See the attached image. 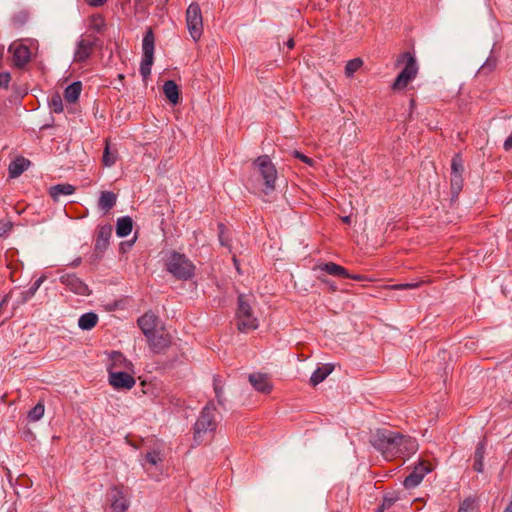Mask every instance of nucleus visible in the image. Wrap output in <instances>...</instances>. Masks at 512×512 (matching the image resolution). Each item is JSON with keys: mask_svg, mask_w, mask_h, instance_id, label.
<instances>
[{"mask_svg": "<svg viewBox=\"0 0 512 512\" xmlns=\"http://www.w3.org/2000/svg\"><path fill=\"white\" fill-rule=\"evenodd\" d=\"M370 442L389 461L409 457L418 450L415 438L388 429L376 430Z\"/></svg>", "mask_w": 512, "mask_h": 512, "instance_id": "obj_1", "label": "nucleus"}, {"mask_svg": "<svg viewBox=\"0 0 512 512\" xmlns=\"http://www.w3.org/2000/svg\"><path fill=\"white\" fill-rule=\"evenodd\" d=\"M149 442L150 445L143 453L142 466L150 477L159 479L166 462V446L158 439H151Z\"/></svg>", "mask_w": 512, "mask_h": 512, "instance_id": "obj_2", "label": "nucleus"}, {"mask_svg": "<svg viewBox=\"0 0 512 512\" xmlns=\"http://www.w3.org/2000/svg\"><path fill=\"white\" fill-rule=\"evenodd\" d=\"M217 410L213 404H207L201 411L195 425L193 439L197 445L212 439L217 428Z\"/></svg>", "mask_w": 512, "mask_h": 512, "instance_id": "obj_3", "label": "nucleus"}, {"mask_svg": "<svg viewBox=\"0 0 512 512\" xmlns=\"http://www.w3.org/2000/svg\"><path fill=\"white\" fill-rule=\"evenodd\" d=\"M395 64L397 67L403 66V69L392 84L394 91H400L405 89L417 77L419 67L415 55L408 51L399 54Z\"/></svg>", "mask_w": 512, "mask_h": 512, "instance_id": "obj_4", "label": "nucleus"}, {"mask_svg": "<svg viewBox=\"0 0 512 512\" xmlns=\"http://www.w3.org/2000/svg\"><path fill=\"white\" fill-rule=\"evenodd\" d=\"M253 296L240 294L235 315L236 326L240 332L247 333L259 326L257 317L252 309Z\"/></svg>", "mask_w": 512, "mask_h": 512, "instance_id": "obj_5", "label": "nucleus"}, {"mask_svg": "<svg viewBox=\"0 0 512 512\" xmlns=\"http://www.w3.org/2000/svg\"><path fill=\"white\" fill-rule=\"evenodd\" d=\"M38 41L32 38H25L13 41L8 49L12 55L13 64L22 68L26 66L38 53Z\"/></svg>", "mask_w": 512, "mask_h": 512, "instance_id": "obj_6", "label": "nucleus"}, {"mask_svg": "<svg viewBox=\"0 0 512 512\" xmlns=\"http://www.w3.org/2000/svg\"><path fill=\"white\" fill-rule=\"evenodd\" d=\"M252 168L263 181V192L268 194L275 190L278 172L268 155H261L252 162Z\"/></svg>", "mask_w": 512, "mask_h": 512, "instance_id": "obj_7", "label": "nucleus"}, {"mask_svg": "<svg viewBox=\"0 0 512 512\" xmlns=\"http://www.w3.org/2000/svg\"><path fill=\"white\" fill-rule=\"evenodd\" d=\"M165 268L179 280H188L194 276L195 272L194 264L184 254L175 251L166 256Z\"/></svg>", "mask_w": 512, "mask_h": 512, "instance_id": "obj_8", "label": "nucleus"}, {"mask_svg": "<svg viewBox=\"0 0 512 512\" xmlns=\"http://www.w3.org/2000/svg\"><path fill=\"white\" fill-rule=\"evenodd\" d=\"M186 26L194 41L203 34V17L199 4L191 3L186 10Z\"/></svg>", "mask_w": 512, "mask_h": 512, "instance_id": "obj_9", "label": "nucleus"}, {"mask_svg": "<svg viewBox=\"0 0 512 512\" xmlns=\"http://www.w3.org/2000/svg\"><path fill=\"white\" fill-rule=\"evenodd\" d=\"M143 59L141 62L140 72L144 78H146L151 72V66L154 59V35L151 29H149L142 43Z\"/></svg>", "mask_w": 512, "mask_h": 512, "instance_id": "obj_10", "label": "nucleus"}, {"mask_svg": "<svg viewBox=\"0 0 512 512\" xmlns=\"http://www.w3.org/2000/svg\"><path fill=\"white\" fill-rule=\"evenodd\" d=\"M60 283L70 292L79 296H89L91 290L88 285L75 274H64L60 277Z\"/></svg>", "mask_w": 512, "mask_h": 512, "instance_id": "obj_11", "label": "nucleus"}, {"mask_svg": "<svg viewBox=\"0 0 512 512\" xmlns=\"http://www.w3.org/2000/svg\"><path fill=\"white\" fill-rule=\"evenodd\" d=\"M146 339L150 348L155 353L164 352L172 343V337L164 326H162L157 332L152 333V335Z\"/></svg>", "mask_w": 512, "mask_h": 512, "instance_id": "obj_12", "label": "nucleus"}, {"mask_svg": "<svg viewBox=\"0 0 512 512\" xmlns=\"http://www.w3.org/2000/svg\"><path fill=\"white\" fill-rule=\"evenodd\" d=\"M434 469L430 461H421L404 480L406 488L416 487L423 480L424 476Z\"/></svg>", "mask_w": 512, "mask_h": 512, "instance_id": "obj_13", "label": "nucleus"}, {"mask_svg": "<svg viewBox=\"0 0 512 512\" xmlns=\"http://www.w3.org/2000/svg\"><path fill=\"white\" fill-rule=\"evenodd\" d=\"M110 501L109 511L110 512H126L127 499L126 490L124 487H114L108 494Z\"/></svg>", "mask_w": 512, "mask_h": 512, "instance_id": "obj_14", "label": "nucleus"}, {"mask_svg": "<svg viewBox=\"0 0 512 512\" xmlns=\"http://www.w3.org/2000/svg\"><path fill=\"white\" fill-rule=\"evenodd\" d=\"M138 326L145 337L148 338L152 333L157 332L163 325L154 313L147 312L138 319Z\"/></svg>", "mask_w": 512, "mask_h": 512, "instance_id": "obj_15", "label": "nucleus"}, {"mask_svg": "<svg viewBox=\"0 0 512 512\" xmlns=\"http://www.w3.org/2000/svg\"><path fill=\"white\" fill-rule=\"evenodd\" d=\"M249 382L253 388L260 393L269 394L273 385L266 374L254 373L249 376Z\"/></svg>", "mask_w": 512, "mask_h": 512, "instance_id": "obj_16", "label": "nucleus"}, {"mask_svg": "<svg viewBox=\"0 0 512 512\" xmlns=\"http://www.w3.org/2000/svg\"><path fill=\"white\" fill-rule=\"evenodd\" d=\"M314 271H321L325 272L329 275L335 276V277H342L344 276H350V273L346 268H344L341 265H338L334 262H326V263H320L314 266Z\"/></svg>", "mask_w": 512, "mask_h": 512, "instance_id": "obj_17", "label": "nucleus"}, {"mask_svg": "<svg viewBox=\"0 0 512 512\" xmlns=\"http://www.w3.org/2000/svg\"><path fill=\"white\" fill-rule=\"evenodd\" d=\"M112 369H115L117 372L128 371V362L122 353L112 352L110 354L107 366L108 373H111Z\"/></svg>", "mask_w": 512, "mask_h": 512, "instance_id": "obj_18", "label": "nucleus"}, {"mask_svg": "<svg viewBox=\"0 0 512 512\" xmlns=\"http://www.w3.org/2000/svg\"><path fill=\"white\" fill-rule=\"evenodd\" d=\"M30 166V161L25 157L19 156L16 157L8 167V173L10 178L19 177L24 171H26Z\"/></svg>", "mask_w": 512, "mask_h": 512, "instance_id": "obj_19", "label": "nucleus"}, {"mask_svg": "<svg viewBox=\"0 0 512 512\" xmlns=\"http://www.w3.org/2000/svg\"><path fill=\"white\" fill-rule=\"evenodd\" d=\"M109 374V384L116 390L128 388V371L117 372L112 369Z\"/></svg>", "mask_w": 512, "mask_h": 512, "instance_id": "obj_20", "label": "nucleus"}, {"mask_svg": "<svg viewBox=\"0 0 512 512\" xmlns=\"http://www.w3.org/2000/svg\"><path fill=\"white\" fill-rule=\"evenodd\" d=\"M163 93L167 100L176 105L180 101V90L178 85L173 80H168L163 85Z\"/></svg>", "mask_w": 512, "mask_h": 512, "instance_id": "obj_21", "label": "nucleus"}, {"mask_svg": "<svg viewBox=\"0 0 512 512\" xmlns=\"http://www.w3.org/2000/svg\"><path fill=\"white\" fill-rule=\"evenodd\" d=\"M333 370L334 366L331 364H323L322 366L318 367L310 377V384L312 386H316L323 382L326 377L332 373Z\"/></svg>", "mask_w": 512, "mask_h": 512, "instance_id": "obj_22", "label": "nucleus"}, {"mask_svg": "<svg viewBox=\"0 0 512 512\" xmlns=\"http://www.w3.org/2000/svg\"><path fill=\"white\" fill-rule=\"evenodd\" d=\"M117 196L115 193L110 191H104L101 193L98 207L104 212H108L116 203Z\"/></svg>", "mask_w": 512, "mask_h": 512, "instance_id": "obj_23", "label": "nucleus"}, {"mask_svg": "<svg viewBox=\"0 0 512 512\" xmlns=\"http://www.w3.org/2000/svg\"><path fill=\"white\" fill-rule=\"evenodd\" d=\"M92 49H93L92 42L88 39H82L78 44V48L75 53V59L77 61L86 60L89 57V55L91 54Z\"/></svg>", "mask_w": 512, "mask_h": 512, "instance_id": "obj_24", "label": "nucleus"}, {"mask_svg": "<svg viewBox=\"0 0 512 512\" xmlns=\"http://www.w3.org/2000/svg\"><path fill=\"white\" fill-rule=\"evenodd\" d=\"M82 91V84L81 82H74L71 85H69L64 92V99L68 103H75Z\"/></svg>", "mask_w": 512, "mask_h": 512, "instance_id": "obj_25", "label": "nucleus"}, {"mask_svg": "<svg viewBox=\"0 0 512 512\" xmlns=\"http://www.w3.org/2000/svg\"><path fill=\"white\" fill-rule=\"evenodd\" d=\"M75 191L74 186L71 184H58L55 186H52L49 189V195L54 199L58 200L61 195H71Z\"/></svg>", "mask_w": 512, "mask_h": 512, "instance_id": "obj_26", "label": "nucleus"}, {"mask_svg": "<svg viewBox=\"0 0 512 512\" xmlns=\"http://www.w3.org/2000/svg\"><path fill=\"white\" fill-rule=\"evenodd\" d=\"M98 323V316L93 312L85 313L80 316L78 320V326L82 330H91Z\"/></svg>", "mask_w": 512, "mask_h": 512, "instance_id": "obj_27", "label": "nucleus"}, {"mask_svg": "<svg viewBox=\"0 0 512 512\" xmlns=\"http://www.w3.org/2000/svg\"><path fill=\"white\" fill-rule=\"evenodd\" d=\"M111 233H112L111 226L100 227L98 230V235H97V239H96V243H95L96 248H104L108 243Z\"/></svg>", "mask_w": 512, "mask_h": 512, "instance_id": "obj_28", "label": "nucleus"}, {"mask_svg": "<svg viewBox=\"0 0 512 512\" xmlns=\"http://www.w3.org/2000/svg\"><path fill=\"white\" fill-rule=\"evenodd\" d=\"M364 62L361 58H354L349 60L345 66V75L347 77H352L355 72H357L362 66Z\"/></svg>", "mask_w": 512, "mask_h": 512, "instance_id": "obj_29", "label": "nucleus"}, {"mask_svg": "<svg viewBox=\"0 0 512 512\" xmlns=\"http://www.w3.org/2000/svg\"><path fill=\"white\" fill-rule=\"evenodd\" d=\"M44 412V404L42 402H39L28 412V419L32 422H36L43 417Z\"/></svg>", "mask_w": 512, "mask_h": 512, "instance_id": "obj_30", "label": "nucleus"}, {"mask_svg": "<svg viewBox=\"0 0 512 512\" xmlns=\"http://www.w3.org/2000/svg\"><path fill=\"white\" fill-rule=\"evenodd\" d=\"M427 283H429L428 280L427 281L426 280H421V281L412 282V283H402V284L390 285V286H386L385 288L391 289V290L416 289V288H419L422 285L427 284Z\"/></svg>", "mask_w": 512, "mask_h": 512, "instance_id": "obj_31", "label": "nucleus"}, {"mask_svg": "<svg viewBox=\"0 0 512 512\" xmlns=\"http://www.w3.org/2000/svg\"><path fill=\"white\" fill-rule=\"evenodd\" d=\"M484 447L480 444L475 451L474 470L477 472H483V459H484Z\"/></svg>", "mask_w": 512, "mask_h": 512, "instance_id": "obj_32", "label": "nucleus"}, {"mask_svg": "<svg viewBox=\"0 0 512 512\" xmlns=\"http://www.w3.org/2000/svg\"><path fill=\"white\" fill-rule=\"evenodd\" d=\"M464 171L463 160L460 154H456L451 161V175H462Z\"/></svg>", "mask_w": 512, "mask_h": 512, "instance_id": "obj_33", "label": "nucleus"}, {"mask_svg": "<svg viewBox=\"0 0 512 512\" xmlns=\"http://www.w3.org/2000/svg\"><path fill=\"white\" fill-rule=\"evenodd\" d=\"M89 26L97 32H100L105 26V20L102 15L94 14L89 18Z\"/></svg>", "mask_w": 512, "mask_h": 512, "instance_id": "obj_34", "label": "nucleus"}, {"mask_svg": "<svg viewBox=\"0 0 512 512\" xmlns=\"http://www.w3.org/2000/svg\"><path fill=\"white\" fill-rule=\"evenodd\" d=\"M116 161V154L111 152L110 145L108 141H106L105 150L103 153L102 162L105 166H112Z\"/></svg>", "mask_w": 512, "mask_h": 512, "instance_id": "obj_35", "label": "nucleus"}, {"mask_svg": "<svg viewBox=\"0 0 512 512\" xmlns=\"http://www.w3.org/2000/svg\"><path fill=\"white\" fill-rule=\"evenodd\" d=\"M116 233L120 237L128 235V216L118 219Z\"/></svg>", "mask_w": 512, "mask_h": 512, "instance_id": "obj_36", "label": "nucleus"}, {"mask_svg": "<svg viewBox=\"0 0 512 512\" xmlns=\"http://www.w3.org/2000/svg\"><path fill=\"white\" fill-rule=\"evenodd\" d=\"M49 103H50V108L53 112L60 113L63 111V104H62V99H61L60 95H58V94L52 95Z\"/></svg>", "mask_w": 512, "mask_h": 512, "instance_id": "obj_37", "label": "nucleus"}, {"mask_svg": "<svg viewBox=\"0 0 512 512\" xmlns=\"http://www.w3.org/2000/svg\"><path fill=\"white\" fill-rule=\"evenodd\" d=\"M462 184V175H451V188L453 191L458 193L462 189Z\"/></svg>", "mask_w": 512, "mask_h": 512, "instance_id": "obj_38", "label": "nucleus"}, {"mask_svg": "<svg viewBox=\"0 0 512 512\" xmlns=\"http://www.w3.org/2000/svg\"><path fill=\"white\" fill-rule=\"evenodd\" d=\"M474 501L472 499H465L459 506L458 512H473Z\"/></svg>", "mask_w": 512, "mask_h": 512, "instance_id": "obj_39", "label": "nucleus"}, {"mask_svg": "<svg viewBox=\"0 0 512 512\" xmlns=\"http://www.w3.org/2000/svg\"><path fill=\"white\" fill-rule=\"evenodd\" d=\"M293 156L309 166L313 167L315 165V161L312 158L304 155L303 153L297 150L293 151Z\"/></svg>", "mask_w": 512, "mask_h": 512, "instance_id": "obj_40", "label": "nucleus"}, {"mask_svg": "<svg viewBox=\"0 0 512 512\" xmlns=\"http://www.w3.org/2000/svg\"><path fill=\"white\" fill-rule=\"evenodd\" d=\"M11 81V75L8 72L0 73V88H7Z\"/></svg>", "mask_w": 512, "mask_h": 512, "instance_id": "obj_41", "label": "nucleus"}, {"mask_svg": "<svg viewBox=\"0 0 512 512\" xmlns=\"http://www.w3.org/2000/svg\"><path fill=\"white\" fill-rule=\"evenodd\" d=\"M44 279H45L44 277H40L39 279H37L34 282L33 287L31 288V294L32 295L39 289L41 284L44 282Z\"/></svg>", "mask_w": 512, "mask_h": 512, "instance_id": "obj_42", "label": "nucleus"}, {"mask_svg": "<svg viewBox=\"0 0 512 512\" xmlns=\"http://www.w3.org/2000/svg\"><path fill=\"white\" fill-rule=\"evenodd\" d=\"M86 3L93 7L102 6L106 3L107 0H85Z\"/></svg>", "mask_w": 512, "mask_h": 512, "instance_id": "obj_43", "label": "nucleus"}, {"mask_svg": "<svg viewBox=\"0 0 512 512\" xmlns=\"http://www.w3.org/2000/svg\"><path fill=\"white\" fill-rule=\"evenodd\" d=\"M344 278L353 279L355 281H366V280H368L364 275H361V274H350V276H344Z\"/></svg>", "mask_w": 512, "mask_h": 512, "instance_id": "obj_44", "label": "nucleus"}, {"mask_svg": "<svg viewBox=\"0 0 512 512\" xmlns=\"http://www.w3.org/2000/svg\"><path fill=\"white\" fill-rule=\"evenodd\" d=\"M219 239H220V242L222 245L226 246L228 245L227 242L224 240V225L223 224H220L219 225Z\"/></svg>", "mask_w": 512, "mask_h": 512, "instance_id": "obj_45", "label": "nucleus"}, {"mask_svg": "<svg viewBox=\"0 0 512 512\" xmlns=\"http://www.w3.org/2000/svg\"><path fill=\"white\" fill-rule=\"evenodd\" d=\"M503 147L506 151H509L510 149H512V134L507 137V139L504 142Z\"/></svg>", "mask_w": 512, "mask_h": 512, "instance_id": "obj_46", "label": "nucleus"}, {"mask_svg": "<svg viewBox=\"0 0 512 512\" xmlns=\"http://www.w3.org/2000/svg\"><path fill=\"white\" fill-rule=\"evenodd\" d=\"M150 0H135L136 6H139L141 9L145 8L149 4Z\"/></svg>", "mask_w": 512, "mask_h": 512, "instance_id": "obj_47", "label": "nucleus"}, {"mask_svg": "<svg viewBox=\"0 0 512 512\" xmlns=\"http://www.w3.org/2000/svg\"><path fill=\"white\" fill-rule=\"evenodd\" d=\"M215 393H216V396L218 398V401L219 403H221V400H220V396H221V393H222V389L217 385L215 384Z\"/></svg>", "mask_w": 512, "mask_h": 512, "instance_id": "obj_48", "label": "nucleus"}, {"mask_svg": "<svg viewBox=\"0 0 512 512\" xmlns=\"http://www.w3.org/2000/svg\"><path fill=\"white\" fill-rule=\"evenodd\" d=\"M294 45H295V42L293 39H289L288 42H287V46L289 49H292L294 48Z\"/></svg>", "mask_w": 512, "mask_h": 512, "instance_id": "obj_49", "label": "nucleus"}, {"mask_svg": "<svg viewBox=\"0 0 512 512\" xmlns=\"http://www.w3.org/2000/svg\"><path fill=\"white\" fill-rule=\"evenodd\" d=\"M7 268L12 269V271H11V277H13V273H14V271H15V270H17V265H13V266H12L11 264H8V265H7Z\"/></svg>", "mask_w": 512, "mask_h": 512, "instance_id": "obj_50", "label": "nucleus"}, {"mask_svg": "<svg viewBox=\"0 0 512 512\" xmlns=\"http://www.w3.org/2000/svg\"><path fill=\"white\" fill-rule=\"evenodd\" d=\"M504 512H512V501L508 504V506L505 508Z\"/></svg>", "mask_w": 512, "mask_h": 512, "instance_id": "obj_51", "label": "nucleus"}, {"mask_svg": "<svg viewBox=\"0 0 512 512\" xmlns=\"http://www.w3.org/2000/svg\"><path fill=\"white\" fill-rule=\"evenodd\" d=\"M125 246H126V243H125V242H122V243L120 244V252H121V253H125Z\"/></svg>", "mask_w": 512, "mask_h": 512, "instance_id": "obj_52", "label": "nucleus"}, {"mask_svg": "<svg viewBox=\"0 0 512 512\" xmlns=\"http://www.w3.org/2000/svg\"><path fill=\"white\" fill-rule=\"evenodd\" d=\"M233 262H234V264H235V266H236L237 270H239V263H238V260L236 259V257H235V256L233 257Z\"/></svg>", "mask_w": 512, "mask_h": 512, "instance_id": "obj_53", "label": "nucleus"}, {"mask_svg": "<svg viewBox=\"0 0 512 512\" xmlns=\"http://www.w3.org/2000/svg\"><path fill=\"white\" fill-rule=\"evenodd\" d=\"M129 383H130V388H132V386L134 385L135 381H134V379L131 376H130Z\"/></svg>", "mask_w": 512, "mask_h": 512, "instance_id": "obj_54", "label": "nucleus"}, {"mask_svg": "<svg viewBox=\"0 0 512 512\" xmlns=\"http://www.w3.org/2000/svg\"><path fill=\"white\" fill-rule=\"evenodd\" d=\"M343 222H345V223H349V222H350V218H349V217H344V218H343Z\"/></svg>", "mask_w": 512, "mask_h": 512, "instance_id": "obj_55", "label": "nucleus"}, {"mask_svg": "<svg viewBox=\"0 0 512 512\" xmlns=\"http://www.w3.org/2000/svg\"><path fill=\"white\" fill-rule=\"evenodd\" d=\"M132 220L130 219L129 225H130V232L132 231Z\"/></svg>", "mask_w": 512, "mask_h": 512, "instance_id": "obj_56", "label": "nucleus"}, {"mask_svg": "<svg viewBox=\"0 0 512 512\" xmlns=\"http://www.w3.org/2000/svg\"><path fill=\"white\" fill-rule=\"evenodd\" d=\"M318 279L321 280L322 282H326L321 276H318Z\"/></svg>", "mask_w": 512, "mask_h": 512, "instance_id": "obj_57", "label": "nucleus"}, {"mask_svg": "<svg viewBox=\"0 0 512 512\" xmlns=\"http://www.w3.org/2000/svg\"><path fill=\"white\" fill-rule=\"evenodd\" d=\"M4 302H6V299H3V302H1L0 308L2 307V305H4Z\"/></svg>", "mask_w": 512, "mask_h": 512, "instance_id": "obj_58", "label": "nucleus"}, {"mask_svg": "<svg viewBox=\"0 0 512 512\" xmlns=\"http://www.w3.org/2000/svg\"><path fill=\"white\" fill-rule=\"evenodd\" d=\"M4 302H6V299H3V302H1L0 308L2 307V305H4Z\"/></svg>", "mask_w": 512, "mask_h": 512, "instance_id": "obj_59", "label": "nucleus"}]
</instances>
